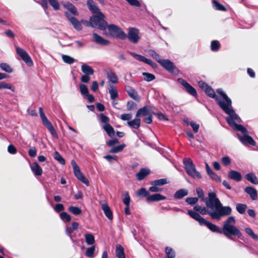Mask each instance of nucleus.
<instances>
[{
    "mask_svg": "<svg viewBox=\"0 0 258 258\" xmlns=\"http://www.w3.org/2000/svg\"><path fill=\"white\" fill-rule=\"evenodd\" d=\"M198 198L204 202L206 207L197 205L194 207L195 212H198L202 215H208L212 219L220 221L223 217L231 214L232 209L229 206H223L215 192H210L208 197L205 198L203 190L200 187L196 188Z\"/></svg>",
    "mask_w": 258,
    "mask_h": 258,
    "instance_id": "nucleus-1",
    "label": "nucleus"
},
{
    "mask_svg": "<svg viewBox=\"0 0 258 258\" xmlns=\"http://www.w3.org/2000/svg\"><path fill=\"white\" fill-rule=\"evenodd\" d=\"M187 214L193 219L198 221L201 226H206L213 232L223 233L229 239L234 240V237L241 238L242 234L240 230L235 225L236 220L233 216L229 217L223 223L222 229H220L215 224L206 220L198 213L188 210Z\"/></svg>",
    "mask_w": 258,
    "mask_h": 258,
    "instance_id": "nucleus-2",
    "label": "nucleus"
},
{
    "mask_svg": "<svg viewBox=\"0 0 258 258\" xmlns=\"http://www.w3.org/2000/svg\"><path fill=\"white\" fill-rule=\"evenodd\" d=\"M240 121L241 119L238 116V118H229L228 121H227L228 124L234 130L240 131L243 134V136L237 134V136L238 139L243 145L245 146L247 145L254 146L255 145V142L253 139L248 135L246 128L243 125L236 123V122H240Z\"/></svg>",
    "mask_w": 258,
    "mask_h": 258,
    "instance_id": "nucleus-3",
    "label": "nucleus"
},
{
    "mask_svg": "<svg viewBox=\"0 0 258 258\" xmlns=\"http://www.w3.org/2000/svg\"><path fill=\"white\" fill-rule=\"evenodd\" d=\"M217 93L221 95L222 98H220L217 96V98L222 102H223L224 108H221L228 116L226 117V120L228 121L229 118H238V115L236 113L232 106V101L230 98L223 92L222 89L219 88L217 89Z\"/></svg>",
    "mask_w": 258,
    "mask_h": 258,
    "instance_id": "nucleus-4",
    "label": "nucleus"
},
{
    "mask_svg": "<svg viewBox=\"0 0 258 258\" xmlns=\"http://www.w3.org/2000/svg\"><path fill=\"white\" fill-rule=\"evenodd\" d=\"M104 18L105 16L102 13H100L99 15L93 16L90 17L89 22H87V25L97 28L101 30H105L107 28V23L104 20Z\"/></svg>",
    "mask_w": 258,
    "mask_h": 258,
    "instance_id": "nucleus-5",
    "label": "nucleus"
},
{
    "mask_svg": "<svg viewBox=\"0 0 258 258\" xmlns=\"http://www.w3.org/2000/svg\"><path fill=\"white\" fill-rule=\"evenodd\" d=\"M185 170L187 174L193 178H202L201 174L197 170L195 165L190 158H184L183 160Z\"/></svg>",
    "mask_w": 258,
    "mask_h": 258,
    "instance_id": "nucleus-6",
    "label": "nucleus"
},
{
    "mask_svg": "<svg viewBox=\"0 0 258 258\" xmlns=\"http://www.w3.org/2000/svg\"><path fill=\"white\" fill-rule=\"evenodd\" d=\"M39 112L40 114V117L41 119L43 124L48 129L50 134L53 136L56 139H58V135L54 129L53 126L50 121L47 119V117L45 115L43 109L42 107H39Z\"/></svg>",
    "mask_w": 258,
    "mask_h": 258,
    "instance_id": "nucleus-7",
    "label": "nucleus"
},
{
    "mask_svg": "<svg viewBox=\"0 0 258 258\" xmlns=\"http://www.w3.org/2000/svg\"><path fill=\"white\" fill-rule=\"evenodd\" d=\"M107 28L111 36L118 38L122 40L125 39L126 34L117 26L114 24H111L107 25Z\"/></svg>",
    "mask_w": 258,
    "mask_h": 258,
    "instance_id": "nucleus-8",
    "label": "nucleus"
},
{
    "mask_svg": "<svg viewBox=\"0 0 258 258\" xmlns=\"http://www.w3.org/2000/svg\"><path fill=\"white\" fill-rule=\"evenodd\" d=\"M16 52L28 66H33V62L31 58L24 49L20 47H16Z\"/></svg>",
    "mask_w": 258,
    "mask_h": 258,
    "instance_id": "nucleus-9",
    "label": "nucleus"
},
{
    "mask_svg": "<svg viewBox=\"0 0 258 258\" xmlns=\"http://www.w3.org/2000/svg\"><path fill=\"white\" fill-rule=\"evenodd\" d=\"M133 43H137L140 39L139 31L135 28H130L125 38Z\"/></svg>",
    "mask_w": 258,
    "mask_h": 258,
    "instance_id": "nucleus-10",
    "label": "nucleus"
},
{
    "mask_svg": "<svg viewBox=\"0 0 258 258\" xmlns=\"http://www.w3.org/2000/svg\"><path fill=\"white\" fill-rule=\"evenodd\" d=\"M159 63L169 73H173L175 70H177L173 62L168 59L159 60Z\"/></svg>",
    "mask_w": 258,
    "mask_h": 258,
    "instance_id": "nucleus-11",
    "label": "nucleus"
},
{
    "mask_svg": "<svg viewBox=\"0 0 258 258\" xmlns=\"http://www.w3.org/2000/svg\"><path fill=\"white\" fill-rule=\"evenodd\" d=\"M178 82L182 85L186 91L188 92L189 94L192 95L194 97L197 96L198 94L197 93L196 90L191 86L188 83H187L185 80L182 78L178 79Z\"/></svg>",
    "mask_w": 258,
    "mask_h": 258,
    "instance_id": "nucleus-12",
    "label": "nucleus"
},
{
    "mask_svg": "<svg viewBox=\"0 0 258 258\" xmlns=\"http://www.w3.org/2000/svg\"><path fill=\"white\" fill-rule=\"evenodd\" d=\"M101 209L106 217L110 220L113 219V214L110 209V208L105 201H101L100 202Z\"/></svg>",
    "mask_w": 258,
    "mask_h": 258,
    "instance_id": "nucleus-13",
    "label": "nucleus"
},
{
    "mask_svg": "<svg viewBox=\"0 0 258 258\" xmlns=\"http://www.w3.org/2000/svg\"><path fill=\"white\" fill-rule=\"evenodd\" d=\"M205 93L210 97L215 99L217 103L221 108H224L223 102L217 98V95L214 89L211 87L209 86L205 91Z\"/></svg>",
    "mask_w": 258,
    "mask_h": 258,
    "instance_id": "nucleus-14",
    "label": "nucleus"
},
{
    "mask_svg": "<svg viewBox=\"0 0 258 258\" xmlns=\"http://www.w3.org/2000/svg\"><path fill=\"white\" fill-rule=\"evenodd\" d=\"M74 172L75 176L77 179L80 180L82 182L86 184L87 186L90 185L89 181L85 177V176L81 172L80 168L74 170Z\"/></svg>",
    "mask_w": 258,
    "mask_h": 258,
    "instance_id": "nucleus-15",
    "label": "nucleus"
},
{
    "mask_svg": "<svg viewBox=\"0 0 258 258\" xmlns=\"http://www.w3.org/2000/svg\"><path fill=\"white\" fill-rule=\"evenodd\" d=\"M93 41L97 44L103 45H107L109 44L108 40L104 39L102 37L97 33L93 34Z\"/></svg>",
    "mask_w": 258,
    "mask_h": 258,
    "instance_id": "nucleus-16",
    "label": "nucleus"
},
{
    "mask_svg": "<svg viewBox=\"0 0 258 258\" xmlns=\"http://www.w3.org/2000/svg\"><path fill=\"white\" fill-rule=\"evenodd\" d=\"M130 53L131 55L135 57L138 60L140 61L144 62L148 64H149L150 66H151L153 63V61L151 59L147 58L145 56L140 54H138L134 52H130Z\"/></svg>",
    "mask_w": 258,
    "mask_h": 258,
    "instance_id": "nucleus-17",
    "label": "nucleus"
},
{
    "mask_svg": "<svg viewBox=\"0 0 258 258\" xmlns=\"http://www.w3.org/2000/svg\"><path fill=\"white\" fill-rule=\"evenodd\" d=\"M244 191L247 194L252 200L255 201L257 199V193L256 190L251 186H246L244 188Z\"/></svg>",
    "mask_w": 258,
    "mask_h": 258,
    "instance_id": "nucleus-18",
    "label": "nucleus"
},
{
    "mask_svg": "<svg viewBox=\"0 0 258 258\" xmlns=\"http://www.w3.org/2000/svg\"><path fill=\"white\" fill-rule=\"evenodd\" d=\"M87 4L90 11L93 14H95L97 15H99L100 13H102L93 0H88Z\"/></svg>",
    "mask_w": 258,
    "mask_h": 258,
    "instance_id": "nucleus-19",
    "label": "nucleus"
},
{
    "mask_svg": "<svg viewBox=\"0 0 258 258\" xmlns=\"http://www.w3.org/2000/svg\"><path fill=\"white\" fill-rule=\"evenodd\" d=\"M30 167L35 175L40 176L42 174V169L37 162H35L31 164Z\"/></svg>",
    "mask_w": 258,
    "mask_h": 258,
    "instance_id": "nucleus-20",
    "label": "nucleus"
},
{
    "mask_svg": "<svg viewBox=\"0 0 258 258\" xmlns=\"http://www.w3.org/2000/svg\"><path fill=\"white\" fill-rule=\"evenodd\" d=\"M228 176L229 178L235 180L237 181H240L242 180L241 173L235 170H230L228 173Z\"/></svg>",
    "mask_w": 258,
    "mask_h": 258,
    "instance_id": "nucleus-21",
    "label": "nucleus"
},
{
    "mask_svg": "<svg viewBox=\"0 0 258 258\" xmlns=\"http://www.w3.org/2000/svg\"><path fill=\"white\" fill-rule=\"evenodd\" d=\"M150 108L148 106H145L142 108H140L136 114V117L140 116H145L150 114Z\"/></svg>",
    "mask_w": 258,
    "mask_h": 258,
    "instance_id": "nucleus-22",
    "label": "nucleus"
},
{
    "mask_svg": "<svg viewBox=\"0 0 258 258\" xmlns=\"http://www.w3.org/2000/svg\"><path fill=\"white\" fill-rule=\"evenodd\" d=\"M166 199V197L164 196L161 195L160 194H155L150 196H149L147 198V201L148 202H156Z\"/></svg>",
    "mask_w": 258,
    "mask_h": 258,
    "instance_id": "nucleus-23",
    "label": "nucleus"
},
{
    "mask_svg": "<svg viewBox=\"0 0 258 258\" xmlns=\"http://www.w3.org/2000/svg\"><path fill=\"white\" fill-rule=\"evenodd\" d=\"M150 173V170L149 169L142 168L140 169V171L136 174V176L139 180H142L149 175Z\"/></svg>",
    "mask_w": 258,
    "mask_h": 258,
    "instance_id": "nucleus-24",
    "label": "nucleus"
},
{
    "mask_svg": "<svg viewBox=\"0 0 258 258\" xmlns=\"http://www.w3.org/2000/svg\"><path fill=\"white\" fill-rule=\"evenodd\" d=\"M127 124L132 128L138 129L140 126L141 119L136 117L134 119L128 121Z\"/></svg>",
    "mask_w": 258,
    "mask_h": 258,
    "instance_id": "nucleus-25",
    "label": "nucleus"
},
{
    "mask_svg": "<svg viewBox=\"0 0 258 258\" xmlns=\"http://www.w3.org/2000/svg\"><path fill=\"white\" fill-rule=\"evenodd\" d=\"M128 95L135 100H139L140 97L138 94L137 92L133 88L131 87H127L125 89Z\"/></svg>",
    "mask_w": 258,
    "mask_h": 258,
    "instance_id": "nucleus-26",
    "label": "nucleus"
},
{
    "mask_svg": "<svg viewBox=\"0 0 258 258\" xmlns=\"http://www.w3.org/2000/svg\"><path fill=\"white\" fill-rule=\"evenodd\" d=\"M188 190L186 189L181 188L177 190L174 194V198L176 199H180L188 195Z\"/></svg>",
    "mask_w": 258,
    "mask_h": 258,
    "instance_id": "nucleus-27",
    "label": "nucleus"
},
{
    "mask_svg": "<svg viewBox=\"0 0 258 258\" xmlns=\"http://www.w3.org/2000/svg\"><path fill=\"white\" fill-rule=\"evenodd\" d=\"M109 93L110 95V99L111 100H116L118 96V91L116 87L113 85L110 86L109 89Z\"/></svg>",
    "mask_w": 258,
    "mask_h": 258,
    "instance_id": "nucleus-28",
    "label": "nucleus"
},
{
    "mask_svg": "<svg viewBox=\"0 0 258 258\" xmlns=\"http://www.w3.org/2000/svg\"><path fill=\"white\" fill-rule=\"evenodd\" d=\"M245 178L247 180L252 184H258V178L253 173L250 172L246 174Z\"/></svg>",
    "mask_w": 258,
    "mask_h": 258,
    "instance_id": "nucleus-29",
    "label": "nucleus"
},
{
    "mask_svg": "<svg viewBox=\"0 0 258 258\" xmlns=\"http://www.w3.org/2000/svg\"><path fill=\"white\" fill-rule=\"evenodd\" d=\"M81 70L84 75H92L94 72L90 66L85 63L82 65Z\"/></svg>",
    "mask_w": 258,
    "mask_h": 258,
    "instance_id": "nucleus-30",
    "label": "nucleus"
},
{
    "mask_svg": "<svg viewBox=\"0 0 258 258\" xmlns=\"http://www.w3.org/2000/svg\"><path fill=\"white\" fill-rule=\"evenodd\" d=\"M102 128L109 136L112 137L115 135V131L113 127L109 124H104Z\"/></svg>",
    "mask_w": 258,
    "mask_h": 258,
    "instance_id": "nucleus-31",
    "label": "nucleus"
},
{
    "mask_svg": "<svg viewBox=\"0 0 258 258\" xmlns=\"http://www.w3.org/2000/svg\"><path fill=\"white\" fill-rule=\"evenodd\" d=\"M115 253L118 258H125V254L123 247L120 244L116 246Z\"/></svg>",
    "mask_w": 258,
    "mask_h": 258,
    "instance_id": "nucleus-32",
    "label": "nucleus"
},
{
    "mask_svg": "<svg viewBox=\"0 0 258 258\" xmlns=\"http://www.w3.org/2000/svg\"><path fill=\"white\" fill-rule=\"evenodd\" d=\"M85 238L86 243L88 245H92L95 243V238L93 235L91 233H86L85 234Z\"/></svg>",
    "mask_w": 258,
    "mask_h": 258,
    "instance_id": "nucleus-33",
    "label": "nucleus"
},
{
    "mask_svg": "<svg viewBox=\"0 0 258 258\" xmlns=\"http://www.w3.org/2000/svg\"><path fill=\"white\" fill-rule=\"evenodd\" d=\"M165 252L167 258H175V252L172 248L169 246L166 247Z\"/></svg>",
    "mask_w": 258,
    "mask_h": 258,
    "instance_id": "nucleus-34",
    "label": "nucleus"
},
{
    "mask_svg": "<svg viewBox=\"0 0 258 258\" xmlns=\"http://www.w3.org/2000/svg\"><path fill=\"white\" fill-rule=\"evenodd\" d=\"M65 7L71 14L75 16H78L79 15L76 7L72 4L69 3L65 5Z\"/></svg>",
    "mask_w": 258,
    "mask_h": 258,
    "instance_id": "nucleus-35",
    "label": "nucleus"
},
{
    "mask_svg": "<svg viewBox=\"0 0 258 258\" xmlns=\"http://www.w3.org/2000/svg\"><path fill=\"white\" fill-rule=\"evenodd\" d=\"M71 23L77 30L80 31L82 29V26L77 18H72Z\"/></svg>",
    "mask_w": 258,
    "mask_h": 258,
    "instance_id": "nucleus-36",
    "label": "nucleus"
},
{
    "mask_svg": "<svg viewBox=\"0 0 258 258\" xmlns=\"http://www.w3.org/2000/svg\"><path fill=\"white\" fill-rule=\"evenodd\" d=\"M148 54L149 56L152 57L153 59H154L156 61H157L158 63L159 62L160 60L162 59L160 58V56L159 54L157 53L153 49H150L148 51Z\"/></svg>",
    "mask_w": 258,
    "mask_h": 258,
    "instance_id": "nucleus-37",
    "label": "nucleus"
},
{
    "mask_svg": "<svg viewBox=\"0 0 258 258\" xmlns=\"http://www.w3.org/2000/svg\"><path fill=\"white\" fill-rule=\"evenodd\" d=\"M0 68L2 71L8 73H11L13 71V69L10 67V66L6 62L1 63Z\"/></svg>",
    "mask_w": 258,
    "mask_h": 258,
    "instance_id": "nucleus-38",
    "label": "nucleus"
},
{
    "mask_svg": "<svg viewBox=\"0 0 258 258\" xmlns=\"http://www.w3.org/2000/svg\"><path fill=\"white\" fill-rule=\"evenodd\" d=\"M213 8L216 10L221 11L225 12L226 11V8L222 4L218 2L217 1L214 0L213 1Z\"/></svg>",
    "mask_w": 258,
    "mask_h": 258,
    "instance_id": "nucleus-39",
    "label": "nucleus"
},
{
    "mask_svg": "<svg viewBox=\"0 0 258 258\" xmlns=\"http://www.w3.org/2000/svg\"><path fill=\"white\" fill-rule=\"evenodd\" d=\"M95 250V246L92 245L91 246L87 248L85 252V255L88 257H94V253Z\"/></svg>",
    "mask_w": 258,
    "mask_h": 258,
    "instance_id": "nucleus-40",
    "label": "nucleus"
},
{
    "mask_svg": "<svg viewBox=\"0 0 258 258\" xmlns=\"http://www.w3.org/2000/svg\"><path fill=\"white\" fill-rule=\"evenodd\" d=\"M247 207V205L244 204H237L236 205V209L240 214H243L245 213Z\"/></svg>",
    "mask_w": 258,
    "mask_h": 258,
    "instance_id": "nucleus-41",
    "label": "nucleus"
},
{
    "mask_svg": "<svg viewBox=\"0 0 258 258\" xmlns=\"http://www.w3.org/2000/svg\"><path fill=\"white\" fill-rule=\"evenodd\" d=\"M221 46V44L218 40H213L211 43V49L212 51H217L219 50Z\"/></svg>",
    "mask_w": 258,
    "mask_h": 258,
    "instance_id": "nucleus-42",
    "label": "nucleus"
},
{
    "mask_svg": "<svg viewBox=\"0 0 258 258\" xmlns=\"http://www.w3.org/2000/svg\"><path fill=\"white\" fill-rule=\"evenodd\" d=\"M125 145L122 144L120 145L112 147L109 151L110 153H117L121 152L125 147Z\"/></svg>",
    "mask_w": 258,
    "mask_h": 258,
    "instance_id": "nucleus-43",
    "label": "nucleus"
},
{
    "mask_svg": "<svg viewBox=\"0 0 258 258\" xmlns=\"http://www.w3.org/2000/svg\"><path fill=\"white\" fill-rule=\"evenodd\" d=\"M245 233L252 239L256 241L258 240V236L253 232L252 229L249 227H246L245 228Z\"/></svg>",
    "mask_w": 258,
    "mask_h": 258,
    "instance_id": "nucleus-44",
    "label": "nucleus"
},
{
    "mask_svg": "<svg viewBox=\"0 0 258 258\" xmlns=\"http://www.w3.org/2000/svg\"><path fill=\"white\" fill-rule=\"evenodd\" d=\"M53 157L55 160H57L61 164H65L66 162L64 159L57 151L54 152L53 155Z\"/></svg>",
    "mask_w": 258,
    "mask_h": 258,
    "instance_id": "nucleus-45",
    "label": "nucleus"
},
{
    "mask_svg": "<svg viewBox=\"0 0 258 258\" xmlns=\"http://www.w3.org/2000/svg\"><path fill=\"white\" fill-rule=\"evenodd\" d=\"M107 78L113 84H116L118 82V78L115 74L113 72H109L107 74Z\"/></svg>",
    "mask_w": 258,
    "mask_h": 258,
    "instance_id": "nucleus-46",
    "label": "nucleus"
},
{
    "mask_svg": "<svg viewBox=\"0 0 258 258\" xmlns=\"http://www.w3.org/2000/svg\"><path fill=\"white\" fill-rule=\"evenodd\" d=\"M69 211L75 215H79L82 213V210L80 208L75 206H70L69 207Z\"/></svg>",
    "mask_w": 258,
    "mask_h": 258,
    "instance_id": "nucleus-47",
    "label": "nucleus"
},
{
    "mask_svg": "<svg viewBox=\"0 0 258 258\" xmlns=\"http://www.w3.org/2000/svg\"><path fill=\"white\" fill-rule=\"evenodd\" d=\"M62 59L65 63L69 64H73L75 61L73 57L65 54L62 55Z\"/></svg>",
    "mask_w": 258,
    "mask_h": 258,
    "instance_id": "nucleus-48",
    "label": "nucleus"
},
{
    "mask_svg": "<svg viewBox=\"0 0 258 258\" xmlns=\"http://www.w3.org/2000/svg\"><path fill=\"white\" fill-rule=\"evenodd\" d=\"M60 219L64 222H69L71 220V216L67 212H63L59 214Z\"/></svg>",
    "mask_w": 258,
    "mask_h": 258,
    "instance_id": "nucleus-49",
    "label": "nucleus"
},
{
    "mask_svg": "<svg viewBox=\"0 0 258 258\" xmlns=\"http://www.w3.org/2000/svg\"><path fill=\"white\" fill-rule=\"evenodd\" d=\"M2 89H8L12 90L13 92L15 91V88L12 84L4 82H0V90Z\"/></svg>",
    "mask_w": 258,
    "mask_h": 258,
    "instance_id": "nucleus-50",
    "label": "nucleus"
},
{
    "mask_svg": "<svg viewBox=\"0 0 258 258\" xmlns=\"http://www.w3.org/2000/svg\"><path fill=\"white\" fill-rule=\"evenodd\" d=\"M185 123L187 125H190L192 127L193 131L195 133H197L198 132L199 129L200 127V125L199 124L197 123L196 122H195L193 121H190V122H188V121H185Z\"/></svg>",
    "mask_w": 258,
    "mask_h": 258,
    "instance_id": "nucleus-51",
    "label": "nucleus"
},
{
    "mask_svg": "<svg viewBox=\"0 0 258 258\" xmlns=\"http://www.w3.org/2000/svg\"><path fill=\"white\" fill-rule=\"evenodd\" d=\"M50 5L52 7L53 9L57 11L60 8V5L57 0H47Z\"/></svg>",
    "mask_w": 258,
    "mask_h": 258,
    "instance_id": "nucleus-52",
    "label": "nucleus"
},
{
    "mask_svg": "<svg viewBox=\"0 0 258 258\" xmlns=\"http://www.w3.org/2000/svg\"><path fill=\"white\" fill-rule=\"evenodd\" d=\"M167 183V180L166 178H161L157 180H155L152 181L151 184H154L155 185L157 186H161L164 185Z\"/></svg>",
    "mask_w": 258,
    "mask_h": 258,
    "instance_id": "nucleus-53",
    "label": "nucleus"
},
{
    "mask_svg": "<svg viewBox=\"0 0 258 258\" xmlns=\"http://www.w3.org/2000/svg\"><path fill=\"white\" fill-rule=\"evenodd\" d=\"M143 75L144 76V80L147 82L152 81L155 79V76L153 74L149 73L144 72Z\"/></svg>",
    "mask_w": 258,
    "mask_h": 258,
    "instance_id": "nucleus-54",
    "label": "nucleus"
},
{
    "mask_svg": "<svg viewBox=\"0 0 258 258\" xmlns=\"http://www.w3.org/2000/svg\"><path fill=\"white\" fill-rule=\"evenodd\" d=\"M74 230L72 229V227H68L67 226L66 228V234L70 237L71 240L73 243H75L74 237L73 236L72 233Z\"/></svg>",
    "mask_w": 258,
    "mask_h": 258,
    "instance_id": "nucleus-55",
    "label": "nucleus"
},
{
    "mask_svg": "<svg viewBox=\"0 0 258 258\" xmlns=\"http://www.w3.org/2000/svg\"><path fill=\"white\" fill-rule=\"evenodd\" d=\"M80 92L81 94L83 96H86L87 95H88L89 91L86 85L84 84H81L80 85Z\"/></svg>",
    "mask_w": 258,
    "mask_h": 258,
    "instance_id": "nucleus-56",
    "label": "nucleus"
},
{
    "mask_svg": "<svg viewBox=\"0 0 258 258\" xmlns=\"http://www.w3.org/2000/svg\"><path fill=\"white\" fill-rule=\"evenodd\" d=\"M137 194L139 196L145 197L149 196V192L145 188H141L138 191Z\"/></svg>",
    "mask_w": 258,
    "mask_h": 258,
    "instance_id": "nucleus-57",
    "label": "nucleus"
},
{
    "mask_svg": "<svg viewBox=\"0 0 258 258\" xmlns=\"http://www.w3.org/2000/svg\"><path fill=\"white\" fill-rule=\"evenodd\" d=\"M198 201V198H187L185 199V202L190 205H193L196 204Z\"/></svg>",
    "mask_w": 258,
    "mask_h": 258,
    "instance_id": "nucleus-58",
    "label": "nucleus"
},
{
    "mask_svg": "<svg viewBox=\"0 0 258 258\" xmlns=\"http://www.w3.org/2000/svg\"><path fill=\"white\" fill-rule=\"evenodd\" d=\"M123 204L125 206L130 205L131 199L128 192H125L124 194V198L122 200Z\"/></svg>",
    "mask_w": 258,
    "mask_h": 258,
    "instance_id": "nucleus-59",
    "label": "nucleus"
},
{
    "mask_svg": "<svg viewBox=\"0 0 258 258\" xmlns=\"http://www.w3.org/2000/svg\"><path fill=\"white\" fill-rule=\"evenodd\" d=\"M99 116L100 120L102 122L104 123L105 124L109 123V119L107 116L104 115L103 113H100Z\"/></svg>",
    "mask_w": 258,
    "mask_h": 258,
    "instance_id": "nucleus-60",
    "label": "nucleus"
},
{
    "mask_svg": "<svg viewBox=\"0 0 258 258\" xmlns=\"http://www.w3.org/2000/svg\"><path fill=\"white\" fill-rule=\"evenodd\" d=\"M56 213H59L64 210V207L62 204H57L53 208Z\"/></svg>",
    "mask_w": 258,
    "mask_h": 258,
    "instance_id": "nucleus-61",
    "label": "nucleus"
},
{
    "mask_svg": "<svg viewBox=\"0 0 258 258\" xmlns=\"http://www.w3.org/2000/svg\"><path fill=\"white\" fill-rule=\"evenodd\" d=\"M37 150L36 147H32L28 150V154L31 157H35L36 156Z\"/></svg>",
    "mask_w": 258,
    "mask_h": 258,
    "instance_id": "nucleus-62",
    "label": "nucleus"
},
{
    "mask_svg": "<svg viewBox=\"0 0 258 258\" xmlns=\"http://www.w3.org/2000/svg\"><path fill=\"white\" fill-rule=\"evenodd\" d=\"M8 151L11 154H15L17 153V149L13 145L10 144L8 147Z\"/></svg>",
    "mask_w": 258,
    "mask_h": 258,
    "instance_id": "nucleus-63",
    "label": "nucleus"
},
{
    "mask_svg": "<svg viewBox=\"0 0 258 258\" xmlns=\"http://www.w3.org/2000/svg\"><path fill=\"white\" fill-rule=\"evenodd\" d=\"M199 86L204 91L209 87V86L205 82L200 81L198 82Z\"/></svg>",
    "mask_w": 258,
    "mask_h": 258,
    "instance_id": "nucleus-64",
    "label": "nucleus"
}]
</instances>
